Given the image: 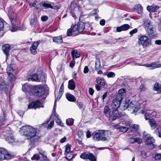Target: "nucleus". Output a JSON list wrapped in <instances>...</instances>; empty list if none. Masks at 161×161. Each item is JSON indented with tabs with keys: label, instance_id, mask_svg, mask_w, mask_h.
Segmentation results:
<instances>
[{
	"label": "nucleus",
	"instance_id": "nucleus-60",
	"mask_svg": "<svg viewBox=\"0 0 161 161\" xmlns=\"http://www.w3.org/2000/svg\"><path fill=\"white\" fill-rule=\"evenodd\" d=\"M89 71V68L87 66H86L84 69L83 72L84 73L86 74Z\"/></svg>",
	"mask_w": 161,
	"mask_h": 161
},
{
	"label": "nucleus",
	"instance_id": "nucleus-4",
	"mask_svg": "<svg viewBox=\"0 0 161 161\" xmlns=\"http://www.w3.org/2000/svg\"><path fill=\"white\" fill-rule=\"evenodd\" d=\"M10 20L12 24V27L11 31L12 32L16 31L18 29V21L16 14L14 13H11L9 15Z\"/></svg>",
	"mask_w": 161,
	"mask_h": 161
},
{
	"label": "nucleus",
	"instance_id": "nucleus-28",
	"mask_svg": "<svg viewBox=\"0 0 161 161\" xmlns=\"http://www.w3.org/2000/svg\"><path fill=\"white\" fill-rule=\"evenodd\" d=\"M134 9L139 14H142L143 11V8L140 4L135 6Z\"/></svg>",
	"mask_w": 161,
	"mask_h": 161
},
{
	"label": "nucleus",
	"instance_id": "nucleus-45",
	"mask_svg": "<svg viewBox=\"0 0 161 161\" xmlns=\"http://www.w3.org/2000/svg\"><path fill=\"white\" fill-rule=\"evenodd\" d=\"M135 143L140 144L142 143V139L140 137L134 138Z\"/></svg>",
	"mask_w": 161,
	"mask_h": 161
},
{
	"label": "nucleus",
	"instance_id": "nucleus-35",
	"mask_svg": "<svg viewBox=\"0 0 161 161\" xmlns=\"http://www.w3.org/2000/svg\"><path fill=\"white\" fill-rule=\"evenodd\" d=\"M101 64L100 60L98 58H96V61L95 63V69L96 70H98L100 67Z\"/></svg>",
	"mask_w": 161,
	"mask_h": 161
},
{
	"label": "nucleus",
	"instance_id": "nucleus-46",
	"mask_svg": "<svg viewBox=\"0 0 161 161\" xmlns=\"http://www.w3.org/2000/svg\"><path fill=\"white\" fill-rule=\"evenodd\" d=\"M132 130L133 132H135L139 128L138 125H134L132 126Z\"/></svg>",
	"mask_w": 161,
	"mask_h": 161
},
{
	"label": "nucleus",
	"instance_id": "nucleus-57",
	"mask_svg": "<svg viewBox=\"0 0 161 161\" xmlns=\"http://www.w3.org/2000/svg\"><path fill=\"white\" fill-rule=\"evenodd\" d=\"M128 141L130 143L133 144L135 143L134 138H130Z\"/></svg>",
	"mask_w": 161,
	"mask_h": 161
},
{
	"label": "nucleus",
	"instance_id": "nucleus-21",
	"mask_svg": "<svg viewBox=\"0 0 161 161\" xmlns=\"http://www.w3.org/2000/svg\"><path fill=\"white\" fill-rule=\"evenodd\" d=\"M30 25L31 27H36L38 25V22L36 18L31 19L30 21Z\"/></svg>",
	"mask_w": 161,
	"mask_h": 161
},
{
	"label": "nucleus",
	"instance_id": "nucleus-19",
	"mask_svg": "<svg viewBox=\"0 0 161 161\" xmlns=\"http://www.w3.org/2000/svg\"><path fill=\"white\" fill-rule=\"evenodd\" d=\"M48 122L49 121H47L46 122L43 123L40 125L39 127L44 126L47 129H50L53 126L54 122L53 121H52L50 122L49 124H48Z\"/></svg>",
	"mask_w": 161,
	"mask_h": 161
},
{
	"label": "nucleus",
	"instance_id": "nucleus-63",
	"mask_svg": "<svg viewBox=\"0 0 161 161\" xmlns=\"http://www.w3.org/2000/svg\"><path fill=\"white\" fill-rule=\"evenodd\" d=\"M77 105L80 109H81L83 108V105L81 103H78Z\"/></svg>",
	"mask_w": 161,
	"mask_h": 161
},
{
	"label": "nucleus",
	"instance_id": "nucleus-44",
	"mask_svg": "<svg viewBox=\"0 0 161 161\" xmlns=\"http://www.w3.org/2000/svg\"><path fill=\"white\" fill-rule=\"evenodd\" d=\"M5 117L4 116L0 118V127L5 125Z\"/></svg>",
	"mask_w": 161,
	"mask_h": 161
},
{
	"label": "nucleus",
	"instance_id": "nucleus-11",
	"mask_svg": "<svg viewBox=\"0 0 161 161\" xmlns=\"http://www.w3.org/2000/svg\"><path fill=\"white\" fill-rule=\"evenodd\" d=\"M125 107L126 108H128V110L130 111L131 113H136L138 110L137 106L132 103V102L129 104L126 103L124 105V107Z\"/></svg>",
	"mask_w": 161,
	"mask_h": 161
},
{
	"label": "nucleus",
	"instance_id": "nucleus-5",
	"mask_svg": "<svg viewBox=\"0 0 161 161\" xmlns=\"http://www.w3.org/2000/svg\"><path fill=\"white\" fill-rule=\"evenodd\" d=\"M143 24L144 27L148 34L151 36L153 33L154 31L151 21L148 19H145L144 20Z\"/></svg>",
	"mask_w": 161,
	"mask_h": 161
},
{
	"label": "nucleus",
	"instance_id": "nucleus-31",
	"mask_svg": "<svg viewBox=\"0 0 161 161\" xmlns=\"http://www.w3.org/2000/svg\"><path fill=\"white\" fill-rule=\"evenodd\" d=\"M71 55L73 59L75 57L76 58H78L80 56V53L77 51L75 50H72L71 52Z\"/></svg>",
	"mask_w": 161,
	"mask_h": 161
},
{
	"label": "nucleus",
	"instance_id": "nucleus-3",
	"mask_svg": "<svg viewBox=\"0 0 161 161\" xmlns=\"http://www.w3.org/2000/svg\"><path fill=\"white\" fill-rule=\"evenodd\" d=\"M110 135V132L103 130H96L93 132L92 135L93 140L96 141H108Z\"/></svg>",
	"mask_w": 161,
	"mask_h": 161
},
{
	"label": "nucleus",
	"instance_id": "nucleus-53",
	"mask_svg": "<svg viewBox=\"0 0 161 161\" xmlns=\"http://www.w3.org/2000/svg\"><path fill=\"white\" fill-rule=\"evenodd\" d=\"M141 154L143 158H145L147 157V155L146 152L143 151H142Z\"/></svg>",
	"mask_w": 161,
	"mask_h": 161
},
{
	"label": "nucleus",
	"instance_id": "nucleus-17",
	"mask_svg": "<svg viewBox=\"0 0 161 161\" xmlns=\"http://www.w3.org/2000/svg\"><path fill=\"white\" fill-rule=\"evenodd\" d=\"M112 112V114L110 115V116L109 117V119L112 121L116 119L119 116L117 109H113Z\"/></svg>",
	"mask_w": 161,
	"mask_h": 161
},
{
	"label": "nucleus",
	"instance_id": "nucleus-33",
	"mask_svg": "<svg viewBox=\"0 0 161 161\" xmlns=\"http://www.w3.org/2000/svg\"><path fill=\"white\" fill-rule=\"evenodd\" d=\"M153 89L158 92L159 93H161V85H159L158 83H156L154 85Z\"/></svg>",
	"mask_w": 161,
	"mask_h": 161
},
{
	"label": "nucleus",
	"instance_id": "nucleus-8",
	"mask_svg": "<svg viewBox=\"0 0 161 161\" xmlns=\"http://www.w3.org/2000/svg\"><path fill=\"white\" fill-rule=\"evenodd\" d=\"M122 97L121 95H118L116 97V98L114 99L111 104L112 108L113 109H117L119 107Z\"/></svg>",
	"mask_w": 161,
	"mask_h": 161
},
{
	"label": "nucleus",
	"instance_id": "nucleus-14",
	"mask_svg": "<svg viewBox=\"0 0 161 161\" xmlns=\"http://www.w3.org/2000/svg\"><path fill=\"white\" fill-rule=\"evenodd\" d=\"M39 44V42H34L30 47V50L31 53L35 55L36 53V49L38 46Z\"/></svg>",
	"mask_w": 161,
	"mask_h": 161
},
{
	"label": "nucleus",
	"instance_id": "nucleus-20",
	"mask_svg": "<svg viewBox=\"0 0 161 161\" xmlns=\"http://www.w3.org/2000/svg\"><path fill=\"white\" fill-rule=\"evenodd\" d=\"M6 140L9 143H12L18 142V140L14 138V136L12 134L8 136L6 138Z\"/></svg>",
	"mask_w": 161,
	"mask_h": 161
},
{
	"label": "nucleus",
	"instance_id": "nucleus-59",
	"mask_svg": "<svg viewBox=\"0 0 161 161\" xmlns=\"http://www.w3.org/2000/svg\"><path fill=\"white\" fill-rule=\"evenodd\" d=\"M48 19V17L47 16H43L41 17V19L42 21H45Z\"/></svg>",
	"mask_w": 161,
	"mask_h": 161
},
{
	"label": "nucleus",
	"instance_id": "nucleus-29",
	"mask_svg": "<svg viewBox=\"0 0 161 161\" xmlns=\"http://www.w3.org/2000/svg\"><path fill=\"white\" fill-rule=\"evenodd\" d=\"M66 98L67 100L69 101L74 102L75 101V98L73 95L68 93L66 95Z\"/></svg>",
	"mask_w": 161,
	"mask_h": 161
},
{
	"label": "nucleus",
	"instance_id": "nucleus-24",
	"mask_svg": "<svg viewBox=\"0 0 161 161\" xmlns=\"http://www.w3.org/2000/svg\"><path fill=\"white\" fill-rule=\"evenodd\" d=\"M142 65L148 67L149 69H153L158 68L157 64L155 63H153L150 64H145Z\"/></svg>",
	"mask_w": 161,
	"mask_h": 161
},
{
	"label": "nucleus",
	"instance_id": "nucleus-38",
	"mask_svg": "<svg viewBox=\"0 0 161 161\" xmlns=\"http://www.w3.org/2000/svg\"><path fill=\"white\" fill-rule=\"evenodd\" d=\"M74 120L72 118H69L66 120V124L68 126H71L73 125Z\"/></svg>",
	"mask_w": 161,
	"mask_h": 161
},
{
	"label": "nucleus",
	"instance_id": "nucleus-43",
	"mask_svg": "<svg viewBox=\"0 0 161 161\" xmlns=\"http://www.w3.org/2000/svg\"><path fill=\"white\" fill-rule=\"evenodd\" d=\"M55 117L56 118L55 120L57 124L58 125H61V122L60 119H59L58 118V115L57 114H55Z\"/></svg>",
	"mask_w": 161,
	"mask_h": 161
},
{
	"label": "nucleus",
	"instance_id": "nucleus-32",
	"mask_svg": "<svg viewBox=\"0 0 161 161\" xmlns=\"http://www.w3.org/2000/svg\"><path fill=\"white\" fill-rule=\"evenodd\" d=\"M158 8V6H148L147 7V9L150 12H154Z\"/></svg>",
	"mask_w": 161,
	"mask_h": 161
},
{
	"label": "nucleus",
	"instance_id": "nucleus-40",
	"mask_svg": "<svg viewBox=\"0 0 161 161\" xmlns=\"http://www.w3.org/2000/svg\"><path fill=\"white\" fill-rule=\"evenodd\" d=\"M105 75L108 78H114L115 76V74L114 72L111 71L107 72Z\"/></svg>",
	"mask_w": 161,
	"mask_h": 161
},
{
	"label": "nucleus",
	"instance_id": "nucleus-64",
	"mask_svg": "<svg viewBox=\"0 0 161 161\" xmlns=\"http://www.w3.org/2000/svg\"><path fill=\"white\" fill-rule=\"evenodd\" d=\"M66 140V138L64 136L62 138L60 141V142L61 143H63L65 142Z\"/></svg>",
	"mask_w": 161,
	"mask_h": 161
},
{
	"label": "nucleus",
	"instance_id": "nucleus-27",
	"mask_svg": "<svg viewBox=\"0 0 161 161\" xmlns=\"http://www.w3.org/2000/svg\"><path fill=\"white\" fill-rule=\"evenodd\" d=\"M96 81L98 85L104 86L105 85L106 83L103 78H101L98 77L96 79Z\"/></svg>",
	"mask_w": 161,
	"mask_h": 161
},
{
	"label": "nucleus",
	"instance_id": "nucleus-58",
	"mask_svg": "<svg viewBox=\"0 0 161 161\" xmlns=\"http://www.w3.org/2000/svg\"><path fill=\"white\" fill-rule=\"evenodd\" d=\"M64 90V84L63 83L61 86L60 89L59 90V93H61V92L62 93V92H63Z\"/></svg>",
	"mask_w": 161,
	"mask_h": 161
},
{
	"label": "nucleus",
	"instance_id": "nucleus-9",
	"mask_svg": "<svg viewBox=\"0 0 161 161\" xmlns=\"http://www.w3.org/2000/svg\"><path fill=\"white\" fill-rule=\"evenodd\" d=\"M84 28V23L82 22H80L73 26V31H75L76 34L77 35L79 33L82 32Z\"/></svg>",
	"mask_w": 161,
	"mask_h": 161
},
{
	"label": "nucleus",
	"instance_id": "nucleus-49",
	"mask_svg": "<svg viewBox=\"0 0 161 161\" xmlns=\"http://www.w3.org/2000/svg\"><path fill=\"white\" fill-rule=\"evenodd\" d=\"M154 158L156 160L161 159V153H158L156 154L154 156Z\"/></svg>",
	"mask_w": 161,
	"mask_h": 161
},
{
	"label": "nucleus",
	"instance_id": "nucleus-37",
	"mask_svg": "<svg viewBox=\"0 0 161 161\" xmlns=\"http://www.w3.org/2000/svg\"><path fill=\"white\" fill-rule=\"evenodd\" d=\"M149 124L152 127V129H154L156 126V124L155 123L154 120L153 119H150L149 120Z\"/></svg>",
	"mask_w": 161,
	"mask_h": 161
},
{
	"label": "nucleus",
	"instance_id": "nucleus-62",
	"mask_svg": "<svg viewBox=\"0 0 161 161\" xmlns=\"http://www.w3.org/2000/svg\"><path fill=\"white\" fill-rule=\"evenodd\" d=\"M105 20L104 19H101L100 21V24L102 26H103L105 25Z\"/></svg>",
	"mask_w": 161,
	"mask_h": 161
},
{
	"label": "nucleus",
	"instance_id": "nucleus-54",
	"mask_svg": "<svg viewBox=\"0 0 161 161\" xmlns=\"http://www.w3.org/2000/svg\"><path fill=\"white\" fill-rule=\"evenodd\" d=\"M108 96V92H104L103 94V95L102 96V100H103V102L104 101V99L107 97Z\"/></svg>",
	"mask_w": 161,
	"mask_h": 161
},
{
	"label": "nucleus",
	"instance_id": "nucleus-51",
	"mask_svg": "<svg viewBox=\"0 0 161 161\" xmlns=\"http://www.w3.org/2000/svg\"><path fill=\"white\" fill-rule=\"evenodd\" d=\"M37 3L36 1H35L33 3H29V5L30 7H34L36 8H37L36 7V5Z\"/></svg>",
	"mask_w": 161,
	"mask_h": 161
},
{
	"label": "nucleus",
	"instance_id": "nucleus-1",
	"mask_svg": "<svg viewBox=\"0 0 161 161\" xmlns=\"http://www.w3.org/2000/svg\"><path fill=\"white\" fill-rule=\"evenodd\" d=\"M19 131L20 134L26 136L27 139L34 138V142L38 141L40 138L39 136L40 131L37 128L27 125L22 126Z\"/></svg>",
	"mask_w": 161,
	"mask_h": 161
},
{
	"label": "nucleus",
	"instance_id": "nucleus-16",
	"mask_svg": "<svg viewBox=\"0 0 161 161\" xmlns=\"http://www.w3.org/2000/svg\"><path fill=\"white\" fill-rule=\"evenodd\" d=\"M2 50L6 55V59H7L9 55V51L10 50V46L9 44H6L2 47Z\"/></svg>",
	"mask_w": 161,
	"mask_h": 161
},
{
	"label": "nucleus",
	"instance_id": "nucleus-48",
	"mask_svg": "<svg viewBox=\"0 0 161 161\" xmlns=\"http://www.w3.org/2000/svg\"><path fill=\"white\" fill-rule=\"evenodd\" d=\"M40 154L42 156L41 161H49V160L47 158V156L41 153Z\"/></svg>",
	"mask_w": 161,
	"mask_h": 161
},
{
	"label": "nucleus",
	"instance_id": "nucleus-12",
	"mask_svg": "<svg viewBox=\"0 0 161 161\" xmlns=\"http://www.w3.org/2000/svg\"><path fill=\"white\" fill-rule=\"evenodd\" d=\"M43 107L42 103L38 100L36 101H33L28 105V108H34L35 109L37 108Z\"/></svg>",
	"mask_w": 161,
	"mask_h": 161
},
{
	"label": "nucleus",
	"instance_id": "nucleus-7",
	"mask_svg": "<svg viewBox=\"0 0 161 161\" xmlns=\"http://www.w3.org/2000/svg\"><path fill=\"white\" fill-rule=\"evenodd\" d=\"M13 156L5 148H0V160H9L11 159Z\"/></svg>",
	"mask_w": 161,
	"mask_h": 161
},
{
	"label": "nucleus",
	"instance_id": "nucleus-6",
	"mask_svg": "<svg viewBox=\"0 0 161 161\" xmlns=\"http://www.w3.org/2000/svg\"><path fill=\"white\" fill-rule=\"evenodd\" d=\"M138 43L140 45H142L143 48L147 47L151 44L148 37L145 35H141L138 38Z\"/></svg>",
	"mask_w": 161,
	"mask_h": 161
},
{
	"label": "nucleus",
	"instance_id": "nucleus-34",
	"mask_svg": "<svg viewBox=\"0 0 161 161\" xmlns=\"http://www.w3.org/2000/svg\"><path fill=\"white\" fill-rule=\"evenodd\" d=\"M67 35L68 36H70L71 35H72L73 36H75L77 35L76 34V31H73V27L72 29L70 28L68 30Z\"/></svg>",
	"mask_w": 161,
	"mask_h": 161
},
{
	"label": "nucleus",
	"instance_id": "nucleus-61",
	"mask_svg": "<svg viewBox=\"0 0 161 161\" xmlns=\"http://www.w3.org/2000/svg\"><path fill=\"white\" fill-rule=\"evenodd\" d=\"M89 92L90 95H92L94 92V90L92 88H89Z\"/></svg>",
	"mask_w": 161,
	"mask_h": 161
},
{
	"label": "nucleus",
	"instance_id": "nucleus-18",
	"mask_svg": "<svg viewBox=\"0 0 161 161\" xmlns=\"http://www.w3.org/2000/svg\"><path fill=\"white\" fill-rule=\"evenodd\" d=\"M130 28V26L128 24H124L116 28V31L120 32L122 31H125L127 30Z\"/></svg>",
	"mask_w": 161,
	"mask_h": 161
},
{
	"label": "nucleus",
	"instance_id": "nucleus-41",
	"mask_svg": "<svg viewBox=\"0 0 161 161\" xmlns=\"http://www.w3.org/2000/svg\"><path fill=\"white\" fill-rule=\"evenodd\" d=\"M42 5L46 8H53V7L51 5V3L50 2H44L43 3Z\"/></svg>",
	"mask_w": 161,
	"mask_h": 161
},
{
	"label": "nucleus",
	"instance_id": "nucleus-2",
	"mask_svg": "<svg viewBox=\"0 0 161 161\" xmlns=\"http://www.w3.org/2000/svg\"><path fill=\"white\" fill-rule=\"evenodd\" d=\"M22 90L25 92H31L35 96L40 97L43 96V99L45 98L46 97L45 94V88L39 85L32 86L31 85L25 83L22 86Z\"/></svg>",
	"mask_w": 161,
	"mask_h": 161
},
{
	"label": "nucleus",
	"instance_id": "nucleus-15",
	"mask_svg": "<svg viewBox=\"0 0 161 161\" xmlns=\"http://www.w3.org/2000/svg\"><path fill=\"white\" fill-rule=\"evenodd\" d=\"M145 142L147 145L153 144V146L154 144H153L155 142V140L153 138L150 136L149 134H146L145 136Z\"/></svg>",
	"mask_w": 161,
	"mask_h": 161
},
{
	"label": "nucleus",
	"instance_id": "nucleus-52",
	"mask_svg": "<svg viewBox=\"0 0 161 161\" xmlns=\"http://www.w3.org/2000/svg\"><path fill=\"white\" fill-rule=\"evenodd\" d=\"M125 92V89H121L119 90L118 91L119 94L117 96H118V95H121L122 97V94L124 93Z\"/></svg>",
	"mask_w": 161,
	"mask_h": 161
},
{
	"label": "nucleus",
	"instance_id": "nucleus-42",
	"mask_svg": "<svg viewBox=\"0 0 161 161\" xmlns=\"http://www.w3.org/2000/svg\"><path fill=\"white\" fill-rule=\"evenodd\" d=\"M13 73H11L10 74H8V78L10 80V82H12V81L15 80V78L14 75L13 74Z\"/></svg>",
	"mask_w": 161,
	"mask_h": 161
},
{
	"label": "nucleus",
	"instance_id": "nucleus-36",
	"mask_svg": "<svg viewBox=\"0 0 161 161\" xmlns=\"http://www.w3.org/2000/svg\"><path fill=\"white\" fill-rule=\"evenodd\" d=\"M13 65L12 64H10L7 69V74H10L13 73L14 71L13 68Z\"/></svg>",
	"mask_w": 161,
	"mask_h": 161
},
{
	"label": "nucleus",
	"instance_id": "nucleus-50",
	"mask_svg": "<svg viewBox=\"0 0 161 161\" xmlns=\"http://www.w3.org/2000/svg\"><path fill=\"white\" fill-rule=\"evenodd\" d=\"M39 156L38 154H35L31 158L32 160H37L39 159Z\"/></svg>",
	"mask_w": 161,
	"mask_h": 161
},
{
	"label": "nucleus",
	"instance_id": "nucleus-26",
	"mask_svg": "<svg viewBox=\"0 0 161 161\" xmlns=\"http://www.w3.org/2000/svg\"><path fill=\"white\" fill-rule=\"evenodd\" d=\"M7 86V84L2 77L0 78V90L4 89Z\"/></svg>",
	"mask_w": 161,
	"mask_h": 161
},
{
	"label": "nucleus",
	"instance_id": "nucleus-25",
	"mask_svg": "<svg viewBox=\"0 0 161 161\" xmlns=\"http://www.w3.org/2000/svg\"><path fill=\"white\" fill-rule=\"evenodd\" d=\"M53 42L57 43L60 44L63 42L62 38L61 36H58L53 38Z\"/></svg>",
	"mask_w": 161,
	"mask_h": 161
},
{
	"label": "nucleus",
	"instance_id": "nucleus-10",
	"mask_svg": "<svg viewBox=\"0 0 161 161\" xmlns=\"http://www.w3.org/2000/svg\"><path fill=\"white\" fill-rule=\"evenodd\" d=\"M80 157L84 159H89L90 161H97L95 156L91 153H81Z\"/></svg>",
	"mask_w": 161,
	"mask_h": 161
},
{
	"label": "nucleus",
	"instance_id": "nucleus-56",
	"mask_svg": "<svg viewBox=\"0 0 161 161\" xmlns=\"http://www.w3.org/2000/svg\"><path fill=\"white\" fill-rule=\"evenodd\" d=\"M4 26L3 22L0 20V31H1L3 29Z\"/></svg>",
	"mask_w": 161,
	"mask_h": 161
},
{
	"label": "nucleus",
	"instance_id": "nucleus-30",
	"mask_svg": "<svg viewBox=\"0 0 161 161\" xmlns=\"http://www.w3.org/2000/svg\"><path fill=\"white\" fill-rule=\"evenodd\" d=\"M110 111L109 108L108 106H105L104 109V114L107 117L110 116Z\"/></svg>",
	"mask_w": 161,
	"mask_h": 161
},
{
	"label": "nucleus",
	"instance_id": "nucleus-55",
	"mask_svg": "<svg viewBox=\"0 0 161 161\" xmlns=\"http://www.w3.org/2000/svg\"><path fill=\"white\" fill-rule=\"evenodd\" d=\"M137 31V29H135L130 31L129 32V34L131 35V36H132L133 34L136 33Z\"/></svg>",
	"mask_w": 161,
	"mask_h": 161
},
{
	"label": "nucleus",
	"instance_id": "nucleus-22",
	"mask_svg": "<svg viewBox=\"0 0 161 161\" xmlns=\"http://www.w3.org/2000/svg\"><path fill=\"white\" fill-rule=\"evenodd\" d=\"M155 114V112H151V111L149 112L147 111L144 114L145 118L146 120L149 119V118L152 117Z\"/></svg>",
	"mask_w": 161,
	"mask_h": 161
},
{
	"label": "nucleus",
	"instance_id": "nucleus-47",
	"mask_svg": "<svg viewBox=\"0 0 161 161\" xmlns=\"http://www.w3.org/2000/svg\"><path fill=\"white\" fill-rule=\"evenodd\" d=\"M119 129L120 131L123 133L126 132L128 130L127 127L124 126H121Z\"/></svg>",
	"mask_w": 161,
	"mask_h": 161
},
{
	"label": "nucleus",
	"instance_id": "nucleus-13",
	"mask_svg": "<svg viewBox=\"0 0 161 161\" xmlns=\"http://www.w3.org/2000/svg\"><path fill=\"white\" fill-rule=\"evenodd\" d=\"M45 77L43 75H41L40 78H39L38 75L35 74L31 75L29 79V80H31L32 81H35L37 82L42 81L44 80Z\"/></svg>",
	"mask_w": 161,
	"mask_h": 161
},
{
	"label": "nucleus",
	"instance_id": "nucleus-23",
	"mask_svg": "<svg viewBox=\"0 0 161 161\" xmlns=\"http://www.w3.org/2000/svg\"><path fill=\"white\" fill-rule=\"evenodd\" d=\"M75 84L73 80H71L69 81L68 88L71 90H73L75 88Z\"/></svg>",
	"mask_w": 161,
	"mask_h": 161
},
{
	"label": "nucleus",
	"instance_id": "nucleus-39",
	"mask_svg": "<svg viewBox=\"0 0 161 161\" xmlns=\"http://www.w3.org/2000/svg\"><path fill=\"white\" fill-rule=\"evenodd\" d=\"M71 146L70 145L68 144L66 146L65 149L64 151V154L67 155L69 153L70 150Z\"/></svg>",
	"mask_w": 161,
	"mask_h": 161
}]
</instances>
